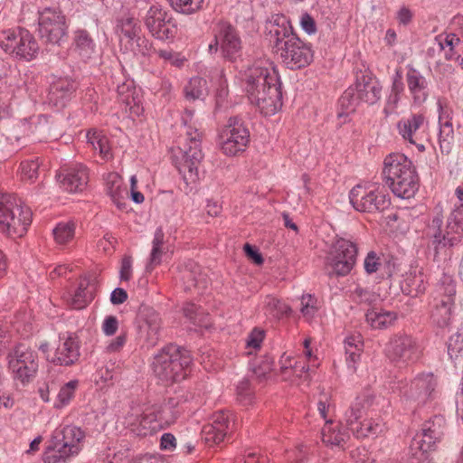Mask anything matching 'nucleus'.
I'll list each match as a JSON object with an SVG mask.
<instances>
[{"mask_svg":"<svg viewBox=\"0 0 463 463\" xmlns=\"http://www.w3.org/2000/svg\"><path fill=\"white\" fill-rule=\"evenodd\" d=\"M241 81L250 101L263 115H274L281 109V81L271 62L267 60L256 61L244 71Z\"/></svg>","mask_w":463,"mask_h":463,"instance_id":"f257e3e1","label":"nucleus"},{"mask_svg":"<svg viewBox=\"0 0 463 463\" xmlns=\"http://www.w3.org/2000/svg\"><path fill=\"white\" fill-rule=\"evenodd\" d=\"M455 194L460 202L456 206L443 226V214L440 207L435 208V214L424 230L428 248L433 251V260L439 261L448 250L457 247L463 241V188L457 187Z\"/></svg>","mask_w":463,"mask_h":463,"instance_id":"f03ea898","label":"nucleus"},{"mask_svg":"<svg viewBox=\"0 0 463 463\" xmlns=\"http://www.w3.org/2000/svg\"><path fill=\"white\" fill-rule=\"evenodd\" d=\"M267 29L275 52L282 62L290 70H299L308 66L314 58L309 43L300 40L292 30L289 21L282 14H276L269 21Z\"/></svg>","mask_w":463,"mask_h":463,"instance_id":"7ed1b4c3","label":"nucleus"},{"mask_svg":"<svg viewBox=\"0 0 463 463\" xmlns=\"http://www.w3.org/2000/svg\"><path fill=\"white\" fill-rule=\"evenodd\" d=\"M383 180L392 193L402 199L415 195L420 186V177L412 161L400 153L385 156L382 170Z\"/></svg>","mask_w":463,"mask_h":463,"instance_id":"20e7f679","label":"nucleus"},{"mask_svg":"<svg viewBox=\"0 0 463 463\" xmlns=\"http://www.w3.org/2000/svg\"><path fill=\"white\" fill-rule=\"evenodd\" d=\"M191 364L192 357L188 351L168 345L154 356L151 367L155 376L168 384L185 379Z\"/></svg>","mask_w":463,"mask_h":463,"instance_id":"39448f33","label":"nucleus"},{"mask_svg":"<svg viewBox=\"0 0 463 463\" xmlns=\"http://www.w3.org/2000/svg\"><path fill=\"white\" fill-rule=\"evenodd\" d=\"M32 222V211L14 194L0 196V232L11 238H21Z\"/></svg>","mask_w":463,"mask_h":463,"instance_id":"423d86ee","label":"nucleus"},{"mask_svg":"<svg viewBox=\"0 0 463 463\" xmlns=\"http://www.w3.org/2000/svg\"><path fill=\"white\" fill-rule=\"evenodd\" d=\"M382 89L380 81L375 77L363 75L357 78L354 86L344 91L339 99V104L346 113L354 111L360 102L373 105L381 99Z\"/></svg>","mask_w":463,"mask_h":463,"instance_id":"0eeeda50","label":"nucleus"},{"mask_svg":"<svg viewBox=\"0 0 463 463\" xmlns=\"http://www.w3.org/2000/svg\"><path fill=\"white\" fill-rule=\"evenodd\" d=\"M349 201L354 209L364 213H377L388 209L391 199L378 184H357L349 192Z\"/></svg>","mask_w":463,"mask_h":463,"instance_id":"6e6552de","label":"nucleus"},{"mask_svg":"<svg viewBox=\"0 0 463 463\" xmlns=\"http://www.w3.org/2000/svg\"><path fill=\"white\" fill-rule=\"evenodd\" d=\"M0 47L5 52L24 61L34 60L40 51L34 36L24 28L3 32Z\"/></svg>","mask_w":463,"mask_h":463,"instance_id":"1a4fd4ad","label":"nucleus"},{"mask_svg":"<svg viewBox=\"0 0 463 463\" xmlns=\"http://www.w3.org/2000/svg\"><path fill=\"white\" fill-rule=\"evenodd\" d=\"M358 248L351 238L336 236L328 255L330 275L345 277L348 275L356 263Z\"/></svg>","mask_w":463,"mask_h":463,"instance_id":"9d476101","label":"nucleus"},{"mask_svg":"<svg viewBox=\"0 0 463 463\" xmlns=\"http://www.w3.org/2000/svg\"><path fill=\"white\" fill-rule=\"evenodd\" d=\"M186 136L187 143L184 145L183 161L178 166V170L186 184H189L199 180L204 155L202 151L201 134L197 129L189 128Z\"/></svg>","mask_w":463,"mask_h":463,"instance_id":"9b49d317","label":"nucleus"},{"mask_svg":"<svg viewBox=\"0 0 463 463\" xmlns=\"http://www.w3.org/2000/svg\"><path fill=\"white\" fill-rule=\"evenodd\" d=\"M436 385L433 373H420L400 387L401 400L406 406L415 409L432 398Z\"/></svg>","mask_w":463,"mask_h":463,"instance_id":"f8f14e48","label":"nucleus"},{"mask_svg":"<svg viewBox=\"0 0 463 463\" xmlns=\"http://www.w3.org/2000/svg\"><path fill=\"white\" fill-rule=\"evenodd\" d=\"M384 352L392 364L398 367H404L418 359L420 347L412 335L399 332L390 337Z\"/></svg>","mask_w":463,"mask_h":463,"instance_id":"ddd939ff","label":"nucleus"},{"mask_svg":"<svg viewBox=\"0 0 463 463\" xmlns=\"http://www.w3.org/2000/svg\"><path fill=\"white\" fill-rule=\"evenodd\" d=\"M38 32L45 42L61 45L68 36L66 16L57 8H44L39 13Z\"/></svg>","mask_w":463,"mask_h":463,"instance_id":"4468645a","label":"nucleus"},{"mask_svg":"<svg viewBox=\"0 0 463 463\" xmlns=\"http://www.w3.org/2000/svg\"><path fill=\"white\" fill-rule=\"evenodd\" d=\"M221 149L226 156H236L248 146L250 136V130L242 118L231 117L219 135Z\"/></svg>","mask_w":463,"mask_h":463,"instance_id":"2eb2a0df","label":"nucleus"},{"mask_svg":"<svg viewBox=\"0 0 463 463\" xmlns=\"http://www.w3.org/2000/svg\"><path fill=\"white\" fill-rule=\"evenodd\" d=\"M9 367L23 383L31 381L38 371V355L29 345L17 344L8 354Z\"/></svg>","mask_w":463,"mask_h":463,"instance_id":"dca6fc26","label":"nucleus"},{"mask_svg":"<svg viewBox=\"0 0 463 463\" xmlns=\"http://www.w3.org/2000/svg\"><path fill=\"white\" fill-rule=\"evenodd\" d=\"M364 405L357 398L345 413L346 428L357 439L376 437L383 431V426L372 419L361 420Z\"/></svg>","mask_w":463,"mask_h":463,"instance_id":"f3484780","label":"nucleus"},{"mask_svg":"<svg viewBox=\"0 0 463 463\" xmlns=\"http://www.w3.org/2000/svg\"><path fill=\"white\" fill-rule=\"evenodd\" d=\"M446 430V420L441 415H435L430 420L424 422L421 432L417 433L410 445V449L414 456L418 452L423 456L426 452L439 442L444 436Z\"/></svg>","mask_w":463,"mask_h":463,"instance_id":"a211bd4d","label":"nucleus"},{"mask_svg":"<svg viewBox=\"0 0 463 463\" xmlns=\"http://www.w3.org/2000/svg\"><path fill=\"white\" fill-rule=\"evenodd\" d=\"M397 129L404 141L415 146L420 152L425 151L422 141L427 137L428 121L423 114L414 113L402 118L397 123Z\"/></svg>","mask_w":463,"mask_h":463,"instance_id":"6ab92c4d","label":"nucleus"},{"mask_svg":"<svg viewBox=\"0 0 463 463\" xmlns=\"http://www.w3.org/2000/svg\"><path fill=\"white\" fill-rule=\"evenodd\" d=\"M142 9H146L143 20L149 33L159 40H166L173 36L169 21L166 20V13L157 3L139 1Z\"/></svg>","mask_w":463,"mask_h":463,"instance_id":"aec40b11","label":"nucleus"},{"mask_svg":"<svg viewBox=\"0 0 463 463\" xmlns=\"http://www.w3.org/2000/svg\"><path fill=\"white\" fill-rule=\"evenodd\" d=\"M235 427L233 416L229 411H217L213 415L212 422L204 425L202 439L209 446L218 445L230 435Z\"/></svg>","mask_w":463,"mask_h":463,"instance_id":"412c9836","label":"nucleus"},{"mask_svg":"<svg viewBox=\"0 0 463 463\" xmlns=\"http://www.w3.org/2000/svg\"><path fill=\"white\" fill-rule=\"evenodd\" d=\"M216 28L222 57L230 61H236L242 53V43L237 29L226 22L219 23Z\"/></svg>","mask_w":463,"mask_h":463,"instance_id":"4be33fe9","label":"nucleus"},{"mask_svg":"<svg viewBox=\"0 0 463 463\" xmlns=\"http://www.w3.org/2000/svg\"><path fill=\"white\" fill-rule=\"evenodd\" d=\"M405 80L413 104L422 105L430 94V81L411 64L406 66Z\"/></svg>","mask_w":463,"mask_h":463,"instance_id":"5701e85b","label":"nucleus"},{"mask_svg":"<svg viewBox=\"0 0 463 463\" xmlns=\"http://www.w3.org/2000/svg\"><path fill=\"white\" fill-rule=\"evenodd\" d=\"M80 357V343L73 333L60 334L59 345L52 362L61 366H70Z\"/></svg>","mask_w":463,"mask_h":463,"instance_id":"b1692460","label":"nucleus"},{"mask_svg":"<svg viewBox=\"0 0 463 463\" xmlns=\"http://www.w3.org/2000/svg\"><path fill=\"white\" fill-rule=\"evenodd\" d=\"M61 186L69 193L82 192L89 182L88 168L82 164H73L58 175Z\"/></svg>","mask_w":463,"mask_h":463,"instance_id":"393cba45","label":"nucleus"},{"mask_svg":"<svg viewBox=\"0 0 463 463\" xmlns=\"http://www.w3.org/2000/svg\"><path fill=\"white\" fill-rule=\"evenodd\" d=\"M141 333H146V342L147 345L154 346L158 339L161 330V317L159 314L149 306H141L139 308Z\"/></svg>","mask_w":463,"mask_h":463,"instance_id":"a878e982","label":"nucleus"},{"mask_svg":"<svg viewBox=\"0 0 463 463\" xmlns=\"http://www.w3.org/2000/svg\"><path fill=\"white\" fill-rule=\"evenodd\" d=\"M77 90V83L71 78H59L54 80L48 92L49 104L61 109L65 107Z\"/></svg>","mask_w":463,"mask_h":463,"instance_id":"bb28decb","label":"nucleus"},{"mask_svg":"<svg viewBox=\"0 0 463 463\" xmlns=\"http://www.w3.org/2000/svg\"><path fill=\"white\" fill-rule=\"evenodd\" d=\"M71 46L73 52L84 61L93 59L98 54L94 38L83 28H77L72 32Z\"/></svg>","mask_w":463,"mask_h":463,"instance_id":"cd10ccee","label":"nucleus"},{"mask_svg":"<svg viewBox=\"0 0 463 463\" xmlns=\"http://www.w3.org/2000/svg\"><path fill=\"white\" fill-rule=\"evenodd\" d=\"M52 439L61 443L71 453L78 455L80 450V443L84 439V432L79 427L67 425L61 429H56Z\"/></svg>","mask_w":463,"mask_h":463,"instance_id":"c85d7f7f","label":"nucleus"},{"mask_svg":"<svg viewBox=\"0 0 463 463\" xmlns=\"http://www.w3.org/2000/svg\"><path fill=\"white\" fill-rule=\"evenodd\" d=\"M435 42L444 52L447 61H459L462 42L458 33L444 32L435 37Z\"/></svg>","mask_w":463,"mask_h":463,"instance_id":"c756f323","label":"nucleus"},{"mask_svg":"<svg viewBox=\"0 0 463 463\" xmlns=\"http://www.w3.org/2000/svg\"><path fill=\"white\" fill-rule=\"evenodd\" d=\"M105 186L106 193L110 197L113 203L118 209H125L128 191L124 184L122 177L117 173L108 174Z\"/></svg>","mask_w":463,"mask_h":463,"instance_id":"7c9ffc66","label":"nucleus"},{"mask_svg":"<svg viewBox=\"0 0 463 463\" xmlns=\"http://www.w3.org/2000/svg\"><path fill=\"white\" fill-rule=\"evenodd\" d=\"M116 33L119 38L120 47L143 33L138 20L129 14L122 15L117 20Z\"/></svg>","mask_w":463,"mask_h":463,"instance_id":"2f4dec72","label":"nucleus"},{"mask_svg":"<svg viewBox=\"0 0 463 463\" xmlns=\"http://www.w3.org/2000/svg\"><path fill=\"white\" fill-rule=\"evenodd\" d=\"M322 441L327 446L342 447L349 439L350 435L340 423L326 420L321 430Z\"/></svg>","mask_w":463,"mask_h":463,"instance_id":"473e14b6","label":"nucleus"},{"mask_svg":"<svg viewBox=\"0 0 463 463\" xmlns=\"http://www.w3.org/2000/svg\"><path fill=\"white\" fill-rule=\"evenodd\" d=\"M453 301L443 298H435L430 311L431 322L439 328H446L451 320Z\"/></svg>","mask_w":463,"mask_h":463,"instance_id":"72a5a7b5","label":"nucleus"},{"mask_svg":"<svg viewBox=\"0 0 463 463\" xmlns=\"http://www.w3.org/2000/svg\"><path fill=\"white\" fill-rule=\"evenodd\" d=\"M345 350V361L347 367L353 373L356 371V365L360 361L364 349V342L360 335H353L345 337L344 341Z\"/></svg>","mask_w":463,"mask_h":463,"instance_id":"f704fd0d","label":"nucleus"},{"mask_svg":"<svg viewBox=\"0 0 463 463\" xmlns=\"http://www.w3.org/2000/svg\"><path fill=\"white\" fill-rule=\"evenodd\" d=\"M365 320L373 329L383 330L394 324L397 315L392 311L372 308L365 313Z\"/></svg>","mask_w":463,"mask_h":463,"instance_id":"c9c22d12","label":"nucleus"},{"mask_svg":"<svg viewBox=\"0 0 463 463\" xmlns=\"http://www.w3.org/2000/svg\"><path fill=\"white\" fill-rule=\"evenodd\" d=\"M73 453L68 451L66 448L51 438L48 446L43 453L44 463H67L68 460L74 457Z\"/></svg>","mask_w":463,"mask_h":463,"instance_id":"e433bc0d","label":"nucleus"},{"mask_svg":"<svg viewBox=\"0 0 463 463\" xmlns=\"http://www.w3.org/2000/svg\"><path fill=\"white\" fill-rule=\"evenodd\" d=\"M124 52H131L134 56L146 57L154 52L152 43L145 37L143 33L128 43L121 47Z\"/></svg>","mask_w":463,"mask_h":463,"instance_id":"4c0bfd02","label":"nucleus"},{"mask_svg":"<svg viewBox=\"0 0 463 463\" xmlns=\"http://www.w3.org/2000/svg\"><path fill=\"white\" fill-rule=\"evenodd\" d=\"M87 138L93 149L98 150L103 159L109 160L112 158L109 138L106 136L102 135L100 132L90 131L87 134Z\"/></svg>","mask_w":463,"mask_h":463,"instance_id":"58836bf2","label":"nucleus"},{"mask_svg":"<svg viewBox=\"0 0 463 463\" xmlns=\"http://www.w3.org/2000/svg\"><path fill=\"white\" fill-rule=\"evenodd\" d=\"M188 99H203L208 94L207 81L201 77L192 78L184 87Z\"/></svg>","mask_w":463,"mask_h":463,"instance_id":"ea45409f","label":"nucleus"},{"mask_svg":"<svg viewBox=\"0 0 463 463\" xmlns=\"http://www.w3.org/2000/svg\"><path fill=\"white\" fill-rule=\"evenodd\" d=\"M406 287L409 288L408 294L417 297L425 292L427 288L426 276L420 271H411L404 279Z\"/></svg>","mask_w":463,"mask_h":463,"instance_id":"a19ab883","label":"nucleus"},{"mask_svg":"<svg viewBox=\"0 0 463 463\" xmlns=\"http://www.w3.org/2000/svg\"><path fill=\"white\" fill-rule=\"evenodd\" d=\"M89 281L81 279L71 298L70 306L74 309L84 308L92 299V293L88 290Z\"/></svg>","mask_w":463,"mask_h":463,"instance_id":"79ce46f5","label":"nucleus"},{"mask_svg":"<svg viewBox=\"0 0 463 463\" xmlns=\"http://www.w3.org/2000/svg\"><path fill=\"white\" fill-rule=\"evenodd\" d=\"M53 235L58 244L69 243L75 236V223L71 221L59 222L53 229Z\"/></svg>","mask_w":463,"mask_h":463,"instance_id":"37998d69","label":"nucleus"},{"mask_svg":"<svg viewBox=\"0 0 463 463\" xmlns=\"http://www.w3.org/2000/svg\"><path fill=\"white\" fill-rule=\"evenodd\" d=\"M454 129L452 124L442 123L439 126V144L440 152L449 155L453 147Z\"/></svg>","mask_w":463,"mask_h":463,"instance_id":"c03bdc74","label":"nucleus"},{"mask_svg":"<svg viewBox=\"0 0 463 463\" xmlns=\"http://www.w3.org/2000/svg\"><path fill=\"white\" fill-rule=\"evenodd\" d=\"M78 383L77 380H71L61 387L53 405L54 408L61 409L71 402L74 397Z\"/></svg>","mask_w":463,"mask_h":463,"instance_id":"a18cd8bd","label":"nucleus"},{"mask_svg":"<svg viewBox=\"0 0 463 463\" xmlns=\"http://www.w3.org/2000/svg\"><path fill=\"white\" fill-rule=\"evenodd\" d=\"M289 311L290 308L288 305L275 298L268 297L265 300V312L273 318L279 319L288 315Z\"/></svg>","mask_w":463,"mask_h":463,"instance_id":"49530a36","label":"nucleus"},{"mask_svg":"<svg viewBox=\"0 0 463 463\" xmlns=\"http://www.w3.org/2000/svg\"><path fill=\"white\" fill-rule=\"evenodd\" d=\"M170 6L176 12L190 14L203 7L204 0H167Z\"/></svg>","mask_w":463,"mask_h":463,"instance_id":"de8ad7c7","label":"nucleus"},{"mask_svg":"<svg viewBox=\"0 0 463 463\" xmlns=\"http://www.w3.org/2000/svg\"><path fill=\"white\" fill-rule=\"evenodd\" d=\"M40 165L38 158L27 159L21 163L20 169L23 179L34 182L40 174Z\"/></svg>","mask_w":463,"mask_h":463,"instance_id":"09e8293b","label":"nucleus"},{"mask_svg":"<svg viewBox=\"0 0 463 463\" xmlns=\"http://www.w3.org/2000/svg\"><path fill=\"white\" fill-rule=\"evenodd\" d=\"M439 291L443 294L444 299H449L454 302V296L456 295V281L447 274H443L439 279Z\"/></svg>","mask_w":463,"mask_h":463,"instance_id":"8fccbe9b","label":"nucleus"},{"mask_svg":"<svg viewBox=\"0 0 463 463\" xmlns=\"http://www.w3.org/2000/svg\"><path fill=\"white\" fill-rule=\"evenodd\" d=\"M265 337V332L259 328H254L247 336L245 347L248 354H251L253 351H258L261 347V344Z\"/></svg>","mask_w":463,"mask_h":463,"instance_id":"3c124183","label":"nucleus"},{"mask_svg":"<svg viewBox=\"0 0 463 463\" xmlns=\"http://www.w3.org/2000/svg\"><path fill=\"white\" fill-rule=\"evenodd\" d=\"M351 298L357 302V303H365V304H371L373 301H375L376 297L375 295L360 286H356L352 291L350 295Z\"/></svg>","mask_w":463,"mask_h":463,"instance_id":"603ef678","label":"nucleus"},{"mask_svg":"<svg viewBox=\"0 0 463 463\" xmlns=\"http://www.w3.org/2000/svg\"><path fill=\"white\" fill-rule=\"evenodd\" d=\"M117 91L122 102L129 105L134 100L136 90L132 81L127 80L118 85Z\"/></svg>","mask_w":463,"mask_h":463,"instance_id":"864d4df0","label":"nucleus"},{"mask_svg":"<svg viewBox=\"0 0 463 463\" xmlns=\"http://www.w3.org/2000/svg\"><path fill=\"white\" fill-rule=\"evenodd\" d=\"M382 264L381 258L374 251L368 252L364 260V268L368 275L377 272Z\"/></svg>","mask_w":463,"mask_h":463,"instance_id":"5fc2aeb1","label":"nucleus"},{"mask_svg":"<svg viewBox=\"0 0 463 463\" xmlns=\"http://www.w3.org/2000/svg\"><path fill=\"white\" fill-rule=\"evenodd\" d=\"M463 350V336L460 334L452 335L448 341V354L450 358L458 356V354Z\"/></svg>","mask_w":463,"mask_h":463,"instance_id":"6e6d98bb","label":"nucleus"},{"mask_svg":"<svg viewBox=\"0 0 463 463\" xmlns=\"http://www.w3.org/2000/svg\"><path fill=\"white\" fill-rule=\"evenodd\" d=\"M316 302V298L309 294L302 296L300 311L304 317H311L314 316L317 309Z\"/></svg>","mask_w":463,"mask_h":463,"instance_id":"4d7b16f0","label":"nucleus"},{"mask_svg":"<svg viewBox=\"0 0 463 463\" xmlns=\"http://www.w3.org/2000/svg\"><path fill=\"white\" fill-rule=\"evenodd\" d=\"M237 396L241 402L248 404L251 402L250 383L249 380H242L237 385Z\"/></svg>","mask_w":463,"mask_h":463,"instance_id":"13d9d810","label":"nucleus"},{"mask_svg":"<svg viewBox=\"0 0 463 463\" xmlns=\"http://www.w3.org/2000/svg\"><path fill=\"white\" fill-rule=\"evenodd\" d=\"M118 328V318L114 316H108L105 317L102 323V331L108 335L111 336L116 334Z\"/></svg>","mask_w":463,"mask_h":463,"instance_id":"bf43d9fd","label":"nucleus"},{"mask_svg":"<svg viewBox=\"0 0 463 463\" xmlns=\"http://www.w3.org/2000/svg\"><path fill=\"white\" fill-rule=\"evenodd\" d=\"M165 252L164 247H156V252L154 253V248L152 247L148 263L146 265V270H152L156 266L159 265L162 261V255Z\"/></svg>","mask_w":463,"mask_h":463,"instance_id":"052dcab7","label":"nucleus"},{"mask_svg":"<svg viewBox=\"0 0 463 463\" xmlns=\"http://www.w3.org/2000/svg\"><path fill=\"white\" fill-rule=\"evenodd\" d=\"M300 24L302 29L308 34H313L317 31L316 22L314 18L307 13L301 15Z\"/></svg>","mask_w":463,"mask_h":463,"instance_id":"680f3d73","label":"nucleus"},{"mask_svg":"<svg viewBox=\"0 0 463 463\" xmlns=\"http://www.w3.org/2000/svg\"><path fill=\"white\" fill-rule=\"evenodd\" d=\"M184 315L188 318L194 325L200 323L198 317L199 308L193 303H186L183 307Z\"/></svg>","mask_w":463,"mask_h":463,"instance_id":"e2e57ef3","label":"nucleus"},{"mask_svg":"<svg viewBox=\"0 0 463 463\" xmlns=\"http://www.w3.org/2000/svg\"><path fill=\"white\" fill-rule=\"evenodd\" d=\"M244 251L247 257L250 259L255 264L260 265L263 263V257L255 247L246 243L244 245Z\"/></svg>","mask_w":463,"mask_h":463,"instance_id":"0e129e2a","label":"nucleus"},{"mask_svg":"<svg viewBox=\"0 0 463 463\" xmlns=\"http://www.w3.org/2000/svg\"><path fill=\"white\" fill-rule=\"evenodd\" d=\"M127 336L125 334L118 335L115 339L111 340L106 349L109 353L119 351L126 344Z\"/></svg>","mask_w":463,"mask_h":463,"instance_id":"69168bd1","label":"nucleus"},{"mask_svg":"<svg viewBox=\"0 0 463 463\" xmlns=\"http://www.w3.org/2000/svg\"><path fill=\"white\" fill-rule=\"evenodd\" d=\"M412 12L406 6H402L396 14V18L402 25L409 24L412 20Z\"/></svg>","mask_w":463,"mask_h":463,"instance_id":"338daca9","label":"nucleus"},{"mask_svg":"<svg viewBox=\"0 0 463 463\" xmlns=\"http://www.w3.org/2000/svg\"><path fill=\"white\" fill-rule=\"evenodd\" d=\"M134 463H167V461L160 455L146 454L137 458Z\"/></svg>","mask_w":463,"mask_h":463,"instance_id":"774afa93","label":"nucleus"}]
</instances>
